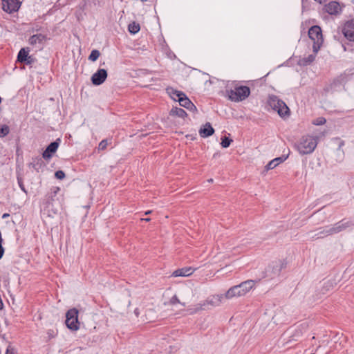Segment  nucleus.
I'll use <instances>...</instances> for the list:
<instances>
[{
	"label": "nucleus",
	"instance_id": "30",
	"mask_svg": "<svg viewBox=\"0 0 354 354\" xmlns=\"http://www.w3.org/2000/svg\"><path fill=\"white\" fill-rule=\"evenodd\" d=\"M57 335V329L53 328V329H48L47 330V335H48V339L54 338L55 337H56Z\"/></svg>",
	"mask_w": 354,
	"mask_h": 354
},
{
	"label": "nucleus",
	"instance_id": "23",
	"mask_svg": "<svg viewBox=\"0 0 354 354\" xmlns=\"http://www.w3.org/2000/svg\"><path fill=\"white\" fill-rule=\"evenodd\" d=\"M170 115L183 118L187 115V113L181 108L174 107L170 111Z\"/></svg>",
	"mask_w": 354,
	"mask_h": 354
},
{
	"label": "nucleus",
	"instance_id": "31",
	"mask_svg": "<svg viewBox=\"0 0 354 354\" xmlns=\"http://www.w3.org/2000/svg\"><path fill=\"white\" fill-rule=\"evenodd\" d=\"M41 158H36L34 162H31L30 165L32 166V167H34L35 169H38V167L37 166L39 165V166H41Z\"/></svg>",
	"mask_w": 354,
	"mask_h": 354
},
{
	"label": "nucleus",
	"instance_id": "43",
	"mask_svg": "<svg viewBox=\"0 0 354 354\" xmlns=\"http://www.w3.org/2000/svg\"><path fill=\"white\" fill-rule=\"evenodd\" d=\"M151 210H149V211H147V212H145V214H146V215H147V214H151Z\"/></svg>",
	"mask_w": 354,
	"mask_h": 354
},
{
	"label": "nucleus",
	"instance_id": "42",
	"mask_svg": "<svg viewBox=\"0 0 354 354\" xmlns=\"http://www.w3.org/2000/svg\"><path fill=\"white\" fill-rule=\"evenodd\" d=\"M142 221H145L146 222H148V221H150V218H142Z\"/></svg>",
	"mask_w": 354,
	"mask_h": 354
},
{
	"label": "nucleus",
	"instance_id": "3",
	"mask_svg": "<svg viewBox=\"0 0 354 354\" xmlns=\"http://www.w3.org/2000/svg\"><path fill=\"white\" fill-rule=\"evenodd\" d=\"M308 36L313 41V49L315 54H316L324 41L321 28L318 26H312L308 30Z\"/></svg>",
	"mask_w": 354,
	"mask_h": 354
},
{
	"label": "nucleus",
	"instance_id": "8",
	"mask_svg": "<svg viewBox=\"0 0 354 354\" xmlns=\"http://www.w3.org/2000/svg\"><path fill=\"white\" fill-rule=\"evenodd\" d=\"M2 8L8 13H12L18 11L21 6V1L19 0H1Z\"/></svg>",
	"mask_w": 354,
	"mask_h": 354
},
{
	"label": "nucleus",
	"instance_id": "20",
	"mask_svg": "<svg viewBox=\"0 0 354 354\" xmlns=\"http://www.w3.org/2000/svg\"><path fill=\"white\" fill-rule=\"evenodd\" d=\"M46 40V36L43 34H36L31 36L29 39L30 45H36L37 44H42Z\"/></svg>",
	"mask_w": 354,
	"mask_h": 354
},
{
	"label": "nucleus",
	"instance_id": "26",
	"mask_svg": "<svg viewBox=\"0 0 354 354\" xmlns=\"http://www.w3.org/2000/svg\"><path fill=\"white\" fill-rule=\"evenodd\" d=\"M232 142V139L225 136L221 138V145L222 147L227 148L230 145Z\"/></svg>",
	"mask_w": 354,
	"mask_h": 354
},
{
	"label": "nucleus",
	"instance_id": "25",
	"mask_svg": "<svg viewBox=\"0 0 354 354\" xmlns=\"http://www.w3.org/2000/svg\"><path fill=\"white\" fill-rule=\"evenodd\" d=\"M100 55V53L98 50H93L88 56V59L92 62L96 61Z\"/></svg>",
	"mask_w": 354,
	"mask_h": 354
},
{
	"label": "nucleus",
	"instance_id": "2",
	"mask_svg": "<svg viewBox=\"0 0 354 354\" xmlns=\"http://www.w3.org/2000/svg\"><path fill=\"white\" fill-rule=\"evenodd\" d=\"M317 145L316 139L310 136H304L296 144V148L301 155L309 154L314 151Z\"/></svg>",
	"mask_w": 354,
	"mask_h": 354
},
{
	"label": "nucleus",
	"instance_id": "5",
	"mask_svg": "<svg viewBox=\"0 0 354 354\" xmlns=\"http://www.w3.org/2000/svg\"><path fill=\"white\" fill-rule=\"evenodd\" d=\"M78 310L75 308L69 309L66 313V325L71 330L76 331L80 328Z\"/></svg>",
	"mask_w": 354,
	"mask_h": 354
},
{
	"label": "nucleus",
	"instance_id": "12",
	"mask_svg": "<svg viewBox=\"0 0 354 354\" xmlns=\"http://www.w3.org/2000/svg\"><path fill=\"white\" fill-rule=\"evenodd\" d=\"M256 281L254 280H247L239 285H236V287L240 292V296H244L246 295L251 289L254 288L256 284Z\"/></svg>",
	"mask_w": 354,
	"mask_h": 354
},
{
	"label": "nucleus",
	"instance_id": "32",
	"mask_svg": "<svg viewBox=\"0 0 354 354\" xmlns=\"http://www.w3.org/2000/svg\"><path fill=\"white\" fill-rule=\"evenodd\" d=\"M55 177L57 178V179H63L65 177V174L63 171L62 170H59V171H57L55 174Z\"/></svg>",
	"mask_w": 354,
	"mask_h": 354
},
{
	"label": "nucleus",
	"instance_id": "4",
	"mask_svg": "<svg viewBox=\"0 0 354 354\" xmlns=\"http://www.w3.org/2000/svg\"><path fill=\"white\" fill-rule=\"evenodd\" d=\"M230 100L234 102H241L247 98L250 93V89L247 86H236L234 90L227 91Z\"/></svg>",
	"mask_w": 354,
	"mask_h": 354
},
{
	"label": "nucleus",
	"instance_id": "13",
	"mask_svg": "<svg viewBox=\"0 0 354 354\" xmlns=\"http://www.w3.org/2000/svg\"><path fill=\"white\" fill-rule=\"evenodd\" d=\"M61 142L60 138H57L55 141L51 142L45 149L42 153V157L44 159H49L52 157L53 154L56 152Z\"/></svg>",
	"mask_w": 354,
	"mask_h": 354
},
{
	"label": "nucleus",
	"instance_id": "38",
	"mask_svg": "<svg viewBox=\"0 0 354 354\" xmlns=\"http://www.w3.org/2000/svg\"><path fill=\"white\" fill-rule=\"evenodd\" d=\"M6 354H15L13 349L8 348Z\"/></svg>",
	"mask_w": 354,
	"mask_h": 354
},
{
	"label": "nucleus",
	"instance_id": "46",
	"mask_svg": "<svg viewBox=\"0 0 354 354\" xmlns=\"http://www.w3.org/2000/svg\"><path fill=\"white\" fill-rule=\"evenodd\" d=\"M142 2L147 1V0H141Z\"/></svg>",
	"mask_w": 354,
	"mask_h": 354
},
{
	"label": "nucleus",
	"instance_id": "37",
	"mask_svg": "<svg viewBox=\"0 0 354 354\" xmlns=\"http://www.w3.org/2000/svg\"><path fill=\"white\" fill-rule=\"evenodd\" d=\"M59 189H59V187H54V188H53V194H54V195H56V194H57V193L59 191Z\"/></svg>",
	"mask_w": 354,
	"mask_h": 354
},
{
	"label": "nucleus",
	"instance_id": "14",
	"mask_svg": "<svg viewBox=\"0 0 354 354\" xmlns=\"http://www.w3.org/2000/svg\"><path fill=\"white\" fill-rule=\"evenodd\" d=\"M288 156H289V153H287L286 155L283 154L280 157H278V158H276L272 160L266 166V167H265L266 170L268 171L270 169H272L275 168L278 165L284 162L288 158Z\"/></svg>",
	"mask_w": 354,
	"mask_h": 354
},
{
	"label": "nucleus",
	"instance_id": "44",
	"mask_svg": "<svg viewBox=\"0 0 354 354\" xmlns=\"http://www.w3.org/2000/svg\"><path fill=\"white\" fill-rule=\"evenodd\" d=\"M207 181H208L209 183H212V182H213V179H212V178H210V179H209Z\"/></svg>",
	"mask_w": 354,
	"mask_h": 354
},
{
	"label": "nucleus",
	"instance_id": "7",
	"mask_svg": "<svg viewBox=\"0 0 354 354\" xmlns=\"http://www.w3.org/2000/svg\"><path fill=\"white\" fill-rule=\"evenodd\" d=\"M169 93L173 95L172 97L174 100L179 102V104L181 106H183L187 109V108H192L194 106V104L190 101V100L184 93L171 89V92H169Z\"/></svg>",
	"mask_w": 354,
	"mask_h": 354
},
{
	"label": "nucleus",
	"instance_id": "6",
	"mask_svg": "<svg viewBox=\"0 0 354 354\" xmlns=\"http://www.w3.org/2000/svg\"><path fill=\"white\" fill-rule=\"evenodd\" d=\"M223 298V295H217L212 296L211 298H208L205 301H203L201 304H198L194 313H196L198 310H207L209 309V306H218L220 305L222 299Z\"/></svg>",
	"mask_w": 354,
	"mask_h": 354
},
{
	"label": "nucleus",
	"instance_id": "34",
	"mask_svg": "<svg viewBox=\"0 0 354 354\" xmlns=\"http://www.w3.org/2000/svg\"><path fill=\"white\" fill-rule=\"evenodd\" d=\"M106 147H107V140H102L100 142L98 148L100 150H104V149H105L106 148Z\"/></svg>",
	"mask_w": 354,
	"mask_h": 354
},
{
	"label": "nucleus",
	"instance_id": "19",
	"mask_svg": "<svg viewBox=\"0 0 354 354\" xmlns=\"http://www.w3.org/2000/svg\"><path fill=\"white\" fill-rule=\"evenodd\" d=\"M347 225L344 223H337L333 226H328V232L329 234H337L344 230Z\"/></svg>",
	"mask_w": 354,
	"mask_h": 354
},
{
	"label": "nucleus",
	"instance_id": "15",
	"mask_svg": "<svg viewBox=\"0 0 354 354\" xmlns=\"http://www.w3.org/2000/svg\"><path fill=\"white\" fill-rule=\"evenodd\" d=\"M329 232H328V226L319 228L315 231H312L308 233V236L311 239H319L328 236Z\"/></svg>",
	"mask_w": 354,
	"mask_h": 354
},
{
	"label": "nucleus",
	"instance_id": "10",
	"mask_svg": "<svg viewBox=\"0 0 354 354\" xmlns=\"http://www.w3.org/2000/svg\"><path fill=\"white\" fill-rule=\"evenodd\" d=\"M342 32L350 41H354V19L347 21L343 27Z\"/></svg>",
	"mask_w": 354,
	"mask_h": 354
},
{
	"label": "nucleus",
	"instance_id": "22",
	"mask_svg": "<svg viewBox=\"0 0 354 354\" xmlns=\"http://www.w3.org/2000/svg\"><path fill=\"white\" fill-rule=\"evenodd\" d=\"M29 50L26 48H21L17 55V61L24 63L25 61L28 60V59H31V56L28 55Z\"/></svg>",
	"mask_w": 354,
	"mask_h": 354
},
{
	"label": "nucleus",
	"instance_id": "45",
	"mask_svg": "<svg viewBox=\"0 0 354 354\" xmlns=\"http://www.w3.org/2000/svg\"><path fill=\"white\" fill-rule=\"evenodd\" d=\"M281 268V267H280V268L278 269V272H279V271H280Z\"/></svg>",
	"mask_w": 354,
	"mask_h": 354
},
{
	"label": "nucleus",
	"instance_id": "21",
	"mask_svg": "<svg viewBox=\"0 0 354 354\" xmlns=\"http://www.w3.org/2000/svg\"><path fill=\"white\" fill-rule=\"evenodd\" d=\"M240 292L236 287V286H234L231 287L225 295H223V298H226L227 299H232L233 297H241Z\"/></svg>",
	"mask_w": 354,
	"mask_h": 354
},
{
	"label": "nucleus",
	"instance_id": "40",
	"mask_svg": "<svg viewBox=\"0 0 354 354\" xmlns=\"http://www.w3.org/2000/svg\"><path fill=\"white\" fill-rule=\"evenodd\" d=\"M134 314L136 315V317H138L139 315H140V311H139V309L138 308H136L134 310Z\"/></svg>",
	"mask_w": 354,
	"mask_h": 354
},
{
	"label": "nucleus",
	"instance_id": "41",
	"mask_svg": "<svg viewBox=\"0 0 354 354\" xmlns=\"http://www.w3.org/2000/svg\"><path fill=\"white\" fill-rule=\"evenodd\" d=\"M9 216H10V214H8V213H5V214H3L2 218H8Z\"/></svg>",
	"mask_w": 354,
	"mask_h": 354
},
{
	"label": "nucleus",
	"instance_id": "39",
	"mask_svg": "<svg viewBox=\"0 0 354 354\" xmlns=\"http://www.w3.org/2000/svg\"><path fill=\"white\" fill-rule=\"evenodd\" d=\"M187 109L189 111H192L194 112L197 111L196 107L194 104V106H192V108H187Z\"/></svg>",
	"mask_w": 354,
	"mask_h": 354
},
{
	"label": "nucleus",
	"instance_id": "29",
	"mask_svg": "<svg viewBox=\"0 0 354 354\" xmlns=\"http://www.w3.org/2000/svg\"><path fill=\"white\" fill-rule=\"evenodd\" d=\"M326 120L323 117L317 118V119L314 120L313 122V124L315 125H322L326 123Z\"/></svg>",
	"mask_w": 354,
	"mask_h": 354
},
{
	"label": "nucleus",
	"instance_id": "11",
	"mask_svg": "<svg viewBox=\"0 0 354 354\" xmlns=\"http://www.w3.org/2000/svg\"><path fill=\"white\" fill-rule=\"evenodd\" d=\"M351 79V75L347 73H344L334 79L331 83V88L337 89L340 86H344L345 84Z\"/></svg>",
	"mask_w": 354,
	"mask_h": 354
},
{
	"label": "nucleus",
	"instance_id": "1",
	"mask_svg": "<svg viewBox=\"0 0 354 354\" xmlns=\"http://www.w3.org/2000/svg\"><path fill=\"white\" fill-rule=\"evenodd\" d=\"M268 104L274 111H276L280 117L286 118L290 115V109L286 104L279 99L277 95H269Z\"/></svg>",
	"mask_w": 354,
	"mask_h": 354
},
{
	"label": "nucleus",
	"instance_id": "17",
	"mask_svg": "<svg viewBox=\"0 0 354 354\" xmlns=\"http://www.w3.org/2000/svg\"><path fill=\"white\" fill-rule=\"evenodd\" d=\"M194 270L192 267H186L180 269H177L173 272L172 276L189 277L193 273Z\"/></svg>",
	"mask_w": 354,
	"mask_h": 354
},
{
	"label": "nucleus",
	"instance_id": "27",
	"mask_svg": "<svg viewBox=\"0 0 354 354\" xmlns=\"http://www.w3.org/2000/svg\"><path fill=\"white\" fill-rule=\"evenodd\" d=\"M10 129L7 125L0 127V138H3L9 133Z\"/></svg>",
	"mask_w": 354,
	"mask_h": 354
},
{
	"label": "nucleus",
	"instance_id": "16",
	"mask_svg": "<svg viewBox=\"0 0 354 354\" xmlns=\"http://www.w3.org/2000/svg\"><path fill=\"white\" fill-rule=\"evenodd\" d=\"M214 133V129H213V127H212V125L209 122H207L199 130L200 136L202 138L209 137V136L213 135Z\"/></svg>",
	"mask_w": 354,
	"mask_h": 354
},
{
	"label": "nucleus",
	"instance_id": "24",
	"mask_svg": "<svg viewBox=\"0 0 354 354\" xmlns=\"http://www.w3.org/2000/svg\"><path fill=\"white\" fill-rule=\"evenodd\" d=\"M140 29V25L136 22L129 24V25L128 26V30L131 34H136V33L138 32Z\"/></svg>",
	"mask_w": 354,
	"mask_h": 354
},
{
	"label": "nucleus",
	"instance_id": "9",
	"mask_svg": "<svg viewBox=\"0 0 354 354\" xmlns=\"http://www.w3.org/2000/svg\"><path fill=\"white\" fill-rule=\"evenodd\" d=\"M107 76L108 73L106 70L100 68L91 76V80L93 84L99 86L104 82Z\"/></svg>",
	"mask_w": 354,
	"mask_h": 354
},
{
	"label": "nucleus",
	"instance_id": "28",
	"mask_svg": "<svg viewBox=\"0 0 354 354\" xmlns=\"http://www.w3.org/2000/svg\"><path fill=\"white\" fill-rule=\"evenodd\" d=\"M315 59V55H309L307 57L303 59L304 64H309L312 63Z\"/></svg>",
	"mask_w": 354,
	"mask_h": 354
},
{
	"label": "nucleus",
	"instance_id": "18",
	"mask_svg": "<svg viewBox=\"0 0 354 354\" xmlns=\"http://www.w3.org/2000/svg\"><path fill=\"white\" fill-rule=\"evenodd\" d=\"M325 9L328 14L336 15L340 11V6L337 2L332 1L326 6Z\"/></svg>",
	"mask_w": 354,
	"mask_h": 354
},
{
	"label": "nucleus",
	"instance_id": "35",
	"mask_svg": "<svg viewBox=\"0 0 354 354\" xmlns=\"http://www.w3.org/2000/svg\"><path fill=\"white\" fill-rule=\"evenodd\" d=\"M17 181H18V184H19V187L21 188V189L25 193H26V188L24 187V183H23V180H22V178H19L18 177L17 178Z\"/></svg>",
	"mask_w": 354,
	"mask_h": 354
},
{
	"label": "nucleus",
	"instance_id": "36",
	"mask_svg": "<svg viewBox=\"0 0 354 354\" xmlns=\"http://www.w3.org/2000/svg\"><path fill=\"white\" fill-rule=\"evenodd\" d=\"M34 62V59L31 57V59H28V60L25 61V64H31Z\"/></svg>",
	"mask_w": 354,
	"mask_h": 354
},
{
	"label": "nucleus",
	"instance_id": "33",
	"mask_svg": "<svg viewBox=\"0 0 354 354\" xmlns=\"http://www.w3.org/2000/svg\"><path fill=\"white\" fill-rule=\"evenodd\" d=\"M169 304L175 305L176 304H181L176 295L173 296L169 300Z\"/></svg>",
	"mask_w": 354,
	"mask_h": 354
}]
</instances>
